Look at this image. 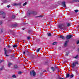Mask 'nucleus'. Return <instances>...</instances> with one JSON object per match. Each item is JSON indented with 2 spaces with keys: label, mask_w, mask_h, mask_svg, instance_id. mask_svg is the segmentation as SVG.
<instances>
[{
  "label": "nucleus",
  "mask_w": 79,
  "mask_h": 79,
  "mask_svg": "<svg viewBox=\"0 0 79 79\" xmlns=\"http://www.w3.org/2000/svg\"><path fill=\"white\" fill-rule=\"evenodd\" d=\"M31 14H33L34 15H37V13L36 12H33L31 11L28 10L27 13V15L29 16L30 15H31Z\"/></svg>",
  "instance_id": "f257e3e1"
},
{
  "label": "nucleus",
  "mask_w": 79,
  "mask_h": 79,
  "mask_svg": "<svg viewBox=\"0 0 79 79\" xmlns=\"http://www.w3.org/2000/svg\"><path fill=\"white\" fill-rule=\"evenodd\" d=\"M30 73L31 75H33V76H35V73L34 70L31 71Z\"/></svg>",
  "instance_id": "f03ea898"
},
{
  "label": "nucleus",
  "mask_w": 79,
  "mask_h": 79,
  "mask_svg": "<svg viewBox=\"0 0 79 79\" xmlns=\"http://www.w3.org/2000/svg\"><path fill=\"white\" fill-rule=\"evenodd\" d=\"M76 64H78V62L77 61L75 62H73L72 64V68H74V66H75Z\"/></svg>",
  "instance_id": "7ed1b4c3"
},
{
  "label": "nucleus",
  "mask_w": 79,
  "mask_h": 79,
  "mask_svg": "<svg viewBox=\"0 0 79 79\" xmlns=\"http://www.w3.org/2000/svg\"><path fill=\"white\" fill-rule=\"evenodd\" d=\"M4 51H5V55H6V56H9V55L7 54V53L8 52L7 51V50H6V49L5 48H4Z\"/></svg>",
  "instance_id": "20e7f679"
},
{
  "label": "nucleus",
  "mask_w": 79,
  "mask_h": 79,
  "mask_svg": "<svg viewBox=\"0 0 79 79\" xmlns=\"http://www.w3.org/2000/svg\"><path fill=\"white\" fill-rule=\"evenodd\" d=\"M72 37H73L72 35H68L66 36V39H71Z\"/></svg>",
  "instance_id": "39448f33"
},
{
  "label": "nucleus",
  "mask_w": 79,
  "mask_h": 79,
  "mask_svg": "<svg viewBox=\"0 0 79 79\" xmlns=\"http://www.w3.org/2000/svg\"><path fill=\"white\" fill-rule=\"evenodd\" d=\"M68 42H69V40H68L65 41L64 44V46L65 47H66V46H67V45H68Z\"/></svg>",
  "instance_id": "423d86ee"
},
{
  "label": "nucleus",
  "mask_w": 79,
  "mask_h": 79,
  "mask_svg": "<svg viewBox=\"0 0 79 79\" xmlns=\"http://www.w3.org/2000/svg\"><path fill=\"white\" fill-rule=\"evenodd\" d=\"M66 2H65L64 1H63L62 2V4L63 5V7H66Z\"/></svg>",
  "instance_id": "0eeeda50"
},
{
  "label": "nucleus",
  "mask_w": 79,
  "mask_h": 79,
  "mask_svg": "<svg viewBox=\"0 0 79 79\" xmlns=\"http://www.w3.org/2000/svg\"><path fill=\"white\" fill-rule=\"evenodd\" d=\"M3 3H8V0H2Z\"/></svg>",
  "instance_id": "6e6552de"
},
{
  "label": "nucleus",
  "mask_w": 79,
  "mask_h": 79,
  "mask_svg": "<svg viewBox=\"0 0 79 79\" xmlns=\"http://www.w3.org/2000/svg\"><path fill=\"white\" fill-rule=\"evenodd\" d=\"M59 37L60 38H61V39L64 40L65 39L64 37V36H63V35H61Z\"/></svg>",
  "instance_id": "1a4fd4ad"
},
{
  "label": "nucleus",
  "mask_w": 79,
  "mask_h": 79,
  "mask_svg": "<svg viewBox=\"0 0 79 79\" xmlns=\"http://www.w3.org/2000/svg\"><path fill=\"white\" fill-rule=\"evenodd\" d=\"M56 79H64V78L61 77V76H58Z\"/></svg>",
  "instance_id": "9d476101"
},
{
  "label": "nucleus",
  "mask_w": 79,
  "mask_h": 79,
  "mask_svg": "<svg viewBox=\"0 0 79 79\" xmlns=\"http://www.w3.org/2000/svg\"><path fill=\"white\" fill-rule=\"evenodd\" d=\"M66 24L68 27H69L71 26V23H67Z\"/></svg>",
  "instance_id": "9b49d317"
},
{
  "label": "nucleus",
  "mask_w": 79,
  "mask_h": 79,
  "mask_svg": "<svg viewBox=\"0 0 79 79\" xmlns=\"http://www.w3.org/2000/svg\"><path fill=\"white\" fill-rule=\"evenodd\" d=\"M51 68V69H52V70L53 71H55V68H54L53 67H52Z\"/></svg>",
  "instance_id": "f8f14e48"
},
{
  "label": "nucleus",
  "mask_w": 79,
  "mask_h": 79,
  "mask_svg": "<svg viewBox=\"0 0 79 79\" xmlns=\"http://www.w3.org/2000/svg\"><path fill=\"white\" fill-rule=\"evenodd\" d=\"M47 35L49 37L50 36H51V35H52V34L50 33H48L47 34Z\"/></svg>",
  "instance_id": "ddd939ff"
},
{
  "label": "nucleus",
  "mask_w": 79,
  "mask_h": 79,
  "mask_svg": "<svg viewBox=\"0 0 79 79\" xmlns=\"http://www.w3.org/2000/svg\"><path fill=\"white\" fill-rule=\"evenodd\" d=\"M56 44H57L56 42H55L52 43V45H56Z\"/></svg>",
  "instance_id": "4468645a"
},
{
  "label": "nucleus",
  "mask_w": 79,
  "mask_h": 79,
  "mask_svg": "<svg viewBox=\"0 0 79 79\" xmlns=\"http://www.w3.org/2000/svg\"><path fill=\"white\" fill-rule=\"evenodd\" d=\"M17 5H19V4H17L16 3H14V6H16Z\"/></svg>",
  "instance_id": "2eb2a0df"
},
{
  "label": "nucleus",
  "mask_w": 79,
  "mask_h": 79,
  "mask_svg": "<svg viewBox=\"0 0 79 79\" xmlns=\"http://www.w3.org/2000/svg\"><path fill=\"white\" fill-rule=\"evenodd\" d=\"M73 1L75 2H79V0H74Z\"/></svg>",
  "instance_id": "dca6fc26"
},
{
  "label": "nucleus",
  "mask_w": 79,
  "mask_h": 79,
  "mask_svg": "<svg viewBox=\"0 0 79 79\" xmlns=\"http://www.w3.org/2000/svg\"><path fill=\"white\" fill-rule=\"evenodd\" d=\"M4 13V12L3 11L0 12V15H3Z\"/></svg>",
  "instance_id": "f3484780"
},
{
  "label": "nucleus",
  "mask_w": 79,
  "mask_h": 79,
  "mask_svg": "<svg viewBox=\"0 0 79 79\" xmlns=\"http://www.w3.org/2000/svg\"><path fill=\"white\" fill-rule=\"evenodd\" d=\"M40 48H39L38 49H37V50H36L37 52H39V51H40Z\"/></svg>",
  "instance_id": "a211bd4d"
},
{
  "label": "nucleus",
  "mask_w": 79,
  "mask_h": 79,
  "mask_svg": "<svg viewBox=\"0 0 79 79\" xmlns=\"http://www.w3.org/2000/svg\"><path fill=\"white\" fill-rule=\"evenodd\" d=\"M78 56H79V55H77L75 57V58H76V59H77V58H78Z\"/></svg>",
  "instance_id": "6ab92c4d"
},
{
  "label": "nucleus",
  "mask_w": 79,
  "mask_h": 79,
  "mask_svg": "<svg viewBox=\"0 0 79 79\" xmlns=\"http://www.w3.org/2000/svg\"><path fill=\"white\" fill-rule=\"evenodd\" d=\"M69 76V74H66V77H68Z\"/></svg>",
  "instance_id": "aec40b11"
},
{
  "label": "nucleus",
  "mask_w": 79,
  "mask_h": 79,
  "mask_svg": "<svg viewBox=\"0 0 79 79\" xmlns=\"http://www.w3.org/2000/svg\"><path fill=\"white\" fill-rule=\"evenodd\" d=\"M17 47V45H14L13 46V47L14 48H15V47Z\"/></svg>",
  "instance_id": "412c9836"
},
{
  "label": "nucleus",
  "mask_w": 79,
  "mask_h": 79,
  "mask_svg": "<svg viewBox=\"0 0 79 79\" xmlns=\"http://www.w3.org/2000/svg\"><path fill=\"white\" fill-rule=\"evenodd\" d=\"M12 64L11 63H9L8 65V66H9V67H10V66H11V65Z\"/></svg>",
  "instance_id": "4be33fe9"
},
{
  "label": "nucleus",
  "mask_w": 79,
  "mask_h": 79,
  "mask_svg": "<svg viewBox=\"0 0 79 79\" xmlns=\"http://www.w3.org/2000/svg\"><path fill=\"white\" fill-rule=\"evenodd\" d=\"M14 67L15 68H18V66L17 65H15L14 66Z\"/></svg>",
  "instance_id": "5701e85b"
},
{
  "label": "nucleus",
  "mask_w": 79,
  "mask_h": 79,
  "mask_svg": "<svg viewBox=\"0 0 79 79\" xmlns=\"http://www.w3.org/2000/svg\"><path fill=\"white\" fill-rule=\"evenodd\" d=\"M58 26H59V28H61V26H62L61 25H60Z\"/></svg>",
  "instance_id": "b1692460"
},
{
  "label": "nucleus",
  "mask_w": 79,
  "mask_h": 79,
  "mask_svg": "<svg viewBox=\"0 0 79 79\" xmlns=\"http://www.w3.org/2000/svg\"><path fill=\"white\" fill-rule=\"evenodd\" d=\"M31 39V38L29 36L27 37V39L28 40H30V39Z\"/></svg>",
  "instance_id": "393cba45"
},
{
  "label": "nucleus",
  "mask_w": 79,
  "mask_h": 79,
  "mask_svg": "<svg viewBox=\"0 0 79 79\" xmlns=\"http://www.w3.org/2000/svg\"><path fill=\"white\" fill-rule=\"evenodd\" d=\"M26 4H27V2H26L25 3H24L23 4V6H25V5H26Z\"/></svg>",
  "instance_id": "a878e982"
},
{
  "label": "nucleus",
  "mask_w": 79,
  "mask_h": 79,
  "mask_svg": "<svg viewBox=\"0 0 79 79\" xmlns=\"http://www.w3.org/2000/svg\"><path fill=\"white\" fill-rule=\"evenodd\" d=\"M12 18H13V19H14V18H15V15H13L12 17Z\"/></svg>",
  "instance_id": "bb28decb"
},
{
  "label": "nucleus",
  "mask_w": 79,
  "mask_h": 79,
  "mask_svg": "<svg viewBox=\"0 0 79 79\" xmlns=\"http://www.w3.org/2000/svg\"><path fill=\"white\" fill-rule=\"evenodd\" d=\"M22 72H18V74H22Z\"/></svg>",
  "instance_id": "cd10ccee"
},
{
  "label": "nucleus",
  "mask_w": 79,
  "mask_h": 79,
  "mask_svg": "<svg viewBox=\"0 0 79 79\" xmlns=\"http://www.w3.org/2000/svg\"><path fill=\"white\" fill-rule=\"evenodd\" d=\"M27 52H28V51L23 52V54H25V53H27Z\"/></svg>",
  "instance_id": "c85d7f7f"
},
{
  "label": "nucleus",
  "mask_w": 79,
  "mask_h": 79,
  "mask_svg": "<svg viewBox=\"0 0 79 79\" xmlns=\"http://www.w3.org/2000/svg\"><path fill=\"white\" fill-rule=\"evenodd\" d=\"M74 77V75H70V77Z\"/></svg>",
  "instance_id": "c756f323"
},
{
  "label": "nucleus",
  "mask_w": 79,
  "mask_h": 79,
  "mask_svg": "<svg viewBox=\"0 0 79 79\" xmlns=\"http://www.w3.org/2000/svg\"><path fill=\"white\" fill-rule=\"evenodd\" d=\"M75 13H77L78 12V10H75Z\"/></svg>",
  "instance_id": "7c9ffc66"
},
{
  "label": "nucleus",
  "mask_w": 79,
  "mask_h": 79,
  "mask_svg": "<svg viewBox=\"0 0 79 79\" xmlns=\"http://www.w3.org/2000/svg\"><path fill=\"white\" fill-rule=\"evenodd\" d=\"M13 77H16V76L15 75H14L12 76Z\"/></svg>",
  "instance_id": "2f4dec72"
},
{
  "label": "nucleus",
  "mask_w": 79,
  "mask_h": 79,
  "mask_svg": "<svg viewBox=\"0 0 79 79\" xmlns=\"http://www.w3.org/2000/svg\"><path fill=\"white\" fill-rule=\"evenodd\" d=\"M79 43V40H78L77 42V44H78Z\"/></svg>",
  "instance_id": "473e14b6"
},
{
  "label": "nucleus",
  "mask_w": 79,
  "mask_h": 79,
  "mask_svg": "<svg viewBox=\"0 0 79 79\" xmlns=\"http://www.w3.org/2000/svg\"><path fill=\"white\" fill-rule=\"evenodd\" d=\"M7 8H10V6H9V5H8L7 6Z\"/></svg>",
  "instance_id": "72a5a7b5"
},
{
  "label": "nucleus",
  "mask_w": 79,
  "mask_h": 79,
  "mask_svg": "<svg viewBox=\"0 0 79 79\" xmlns=\"http://www.w3.org/2000/svg\"><path fill=\"white\" fill-rule=\"evenodd\" d=\"M7 47H8V48H10V45H8Z\"/></svg>",
  "instance_id": "f704fd0d"
},
{
  "label": "nucleus",
  "mask_w": 79,
  "mask_h": 79,
  "mask_svg": "<svg viewBox=\"0 0 79 79\" xmlns=\"http://www.w3.org/2000/svg\"><path fill=\"white\" fill-rule=\"evenodd\" d=\"M2 24V22L0 21V24Z\"/></svg>",
  "instance_id": "c9c22d12"
},
{
  "label": "nucleus",
  "mask_w": 79,
  "mask_h": 79,
  "mask_svg": "<svg viewBox=\"0 0 79 79\" xmlns=\"http://www.w3.org/2000/svg\"><path fill=\"white\" fill-rule=\"evenodd\" d=\"M3 67H2L1 69H0V70H2L3 69Z\"/></svg>",
  "instance_id": "e433bc0d"
},
{
  "label": "nucleus",
  "mask_w": 79,
  "mask_h": 79,
  "mask_svg": "<svg viewBox=\"0 0 79 79\" xmlns=\"http://www.w3.org/2000/svg\"><path fill=\"white\" fill-rule=\"evenodd\" d=\"M37 17H42V16L41 15H40V16H37Z\"/></svg>",
  "instance_id": "4c0bfd02"
},
{
  "label": "nucleus",
  "mask_w": 79,
  "mask_h": 79,
  "mask_svg": "<svg viewBox=\"0 0 79 79\" xmlns=\"http://www.w3.org/2000/svg\"><path fill=\"white\" fill-rule=\"evenodd\" d=\"M22 29L23 30H24L25 29V28H22Z\"/></svg>",
  "instance_id": "58836bf2"
},
{
  "label": "nucleus",
  "mask_w": 79,
  "mask_h": 79,
  "mask_svg": "<svg viewBox=\"0 0 79 79\" xmlns=\"http://www.w3.org/2000/svg\"><path fill=\"white\" fill-rule=\"evenodd\" d=\"M68 54H66V56H68Z\"/></svg>",
  "instance_id": "ea45409f"
},
{
  "label": "nucleus",
  "mask_w": 79,
  "mask_h": 79,
  "mask_svg": "<svg viewBox=\"0 0 79 79\" xmlns=\"http://www.w3.org/2000/svg\"><path fill=\"white\" fill-rule=\"evenodd\" d=\"M5 18V16L3 17V18Z\"/></svg>",
  "instance_id": "a19ab883"
},
{
  "label": "nucleus",
  "mask_w": 79,
  "mask_h": 79,
  "mask_svg": "<svg viewBox=\"0 0 79 79\" xmlns=\"http://www.w3.org/2000/svg\"><path fill=\"white\" fill-rule=\"evenodd\" d=\"M1 62H2V60H1L0 61V63H1Z\"/></svg>",
  "instance_id": "79ce46f5"
},
{
  "label": "nucleus",
  "mask_w": 79,
  "mask_h": 79,
  "mask_svg": "<svg viewBox=\"0 0 79 79\" xmlns=\"http://www.w3.org/2000/svg\"><path fill=\"white\" fill-rule=\"evenodd\" d=\"M1 31H2V32H3V29L2 30H1Z\"/></svg>",
  "instance_id": "37998d69"
},
{
  "label": "nucleus",
  "mask_w": 79,
  "mask_h": 79,
  "mask_svg": "<svg viewBox=\"0 0 79 79\" xmlns=\"http://www.w3.org/2000/svg\"><path fill=\"white\" fill-rule=\"evenodd\" d=\"M78 51L79 52V48L78 49Z\"/></svg>",
  "instance_id": "c03bdc74"
},
{
  "label": "nucleus",
  "mask_w": 79,
  "mask_h": 79,
  "mask_svg": "<svg viewBox=\"0 0 79 79\" xmlns=\"http://www.w3.org/2000/svg\"><path fill=\"white\" fill-rule=\"evenodd\" d=\"M77 73H78V72H77Z\"/></svg>",
  "instance_id": "a18cd8bd"
}]
</instances>
